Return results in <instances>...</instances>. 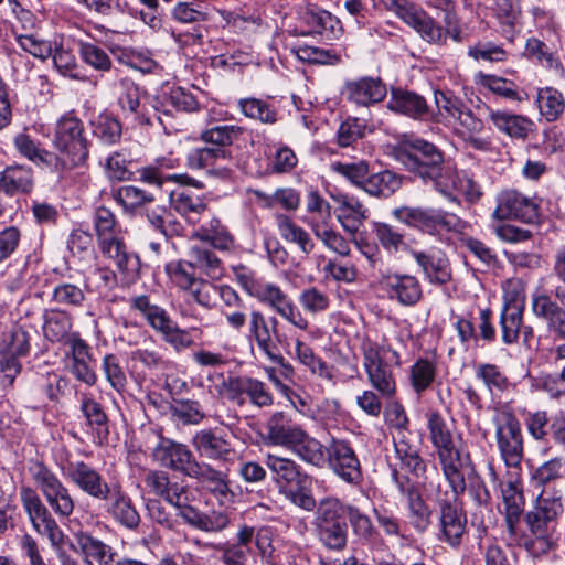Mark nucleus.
I'll return each instance as SVG.
<instances>
[{"instance_id":"obj_58","label":"nucleus","mask_w":565,"mask_h":565,"mask_svg":"<svg viewBox=\"0 0 565 565\" xmlns=\"http://www.w3.org/2000/svg\"><path fill=\"white\" fill-rule=\"evenodd\" d=\"M372 232L379 244L388 254H396L407 248L404 234L388 223L373 222Z\"/></svg>"},{"instance_id":"obj_47","label":"nucleus","mask_w":565,"mask_h":565,"mask_svg":"<svg viewBox=\"0 0 565 565\" xmlns=\"http://www.w3.org/2000/svg\"><path fill=\"white\" fill-rule=\"evenodd\" d=\"M13 145L21 157L36 166L51 167L55 166L56 161H58L54 153L42 148L40 142L28 134H18L13 139Z\"/></svg>"},{"instance_id":"obj_15","label":"nucleus","mask_w":565,"mask_h":565,"mask_svg":"<svg viewBox=\"0 0 565 565\" xmlns=\"http://www.w3.org/2000/svg\"><path fill=\"white\" fill-rule=\"evenodd\" d=\"M392 479L406 500L409 524L415 531L424 533L431 524L433 509L424 499L419 484L396 468L392 470Z\"/></svg>"},{"instance_id":"obj_8","label":"nucleus","mask_w":565,"mask_h":565,"mask_svg":"<svg viewBox=\"0 0 565 565\" xmlns=\"http://www.w3.org/2000/svg\"><path fill=\"white\" fill-rule=\"evenodd\" d=\"M423 490L429 498H433L439 510V534L440 542L447 543L451 547H458L466 534L467 516L458 498L462 493L443 491L441 484L434 482H423Z\"/></svg>"},{"instance_id":"obj_40","label":"nucleus","mask_w":565,"mask_h":565,"mask_svg":"<svg viewBox=\"0 0 565 565\" xmlns=\"http://www.w3.org/2000/svg\"><path fill=\"white\" fill-rule=\"evenodd\" d=\"M387 108L414 119L424 120L429 116V107L425 98L403 89H392Z\"/></svg>"},{"instance_id":"obj_64","label":"nucleus","mask_w":565,"mask_h":565,"mask_svg":"<svg viewBox=\"0 0 565 565\" xmlns=\"http://www.w3.org/2000/svg\"><path fill=\"white\" fill-rule=\"evenodd\" d=\"M170 413L184 425H196L205 416L201 404L193 399H174L170 405Z\"/></svg>"},{"instance_id":"obj_46","label":"nucleus","mask_w":565,"mask_h":565,"mask_svg":"<svg viewBox=\"0 0 565 565\" xmlns=\"http://www.w3.org/2000/svg\"><path fill=\"white\" fill-rule=\"evenodd\" d=\"M302 461L315 467H323L327 461V447L319 440L309 436L303 429L289 447Z\"/></svg>"},{"instance_id":"obj_50","label":"nucleus","mask_w":565,"mask_h":565,"mask_svg":"<svg viewBox=\"0 0 565 565\" xmlns=\"http://www.w3.org/2000/svg\"><path fill=\"white\" fill-rule=\"evenodd\" d=\"M237 108L247 118L266 125H274L279 119L277 108L269 102L246 97L237 100Z\"/></svg>"},{"instance_id":"obj_36","label":"nucleus","mask_w":565,"mask_h":565,"mask_svg":"<svg viewBox=\"0 0 565 565\" xmlns=\"http://www.w3.org/2000/svg\"><path fill=\"white\" fill-rule=\"evenodd\" d=\"M300 19L308 28V34H320L328 40H333L341 33L339 20L316 6H306L300 12Z\"/></svg>"},{"instance_id":"obj_7","label":"nucleus","mask_w":565,"mask_h":565,"mask_svg":"<svg viewBox=\"0 0 565 565\" xmlns=\"http://www.w3.org/2000/svg\"><path fill=\"white\" fill-rule=\"evenodd\" d=\"M242 266L235 268V274L243 289L260 303L273 309L279 317L299 330H307L309 321L301 313L294 300L276 284L257 280Z\"/></svg>"},{"instance_id":"obj_29","label":"nucleus","mask_w":565,"mask_h":565,"mask_svg":"<svg viewBox=\"0 0 565 565\" xmlns=\"http://www.w3.org/2000/svg\"><path fill=\"white\" fill-rule=\"evenodd\" d=\"M266 445L280 446L289 449L302 428L284 412H275L265 424Z\"/></svg>"},{"instance_id":"obj_3","label":"nucleus","mask_w":565,"mask_h":565,"mask_svg":"<svg viewBox=\"0 0 565 565\" xmlns=\"http://www.w3.org/2000/svg\"><path fill=\"white\" fill-rule=\"evenodd\" d=\"M426 417L429 439L436 449L443 475L455 493H463L466 480L462 456L455 445L452 433L438 411L429 412Z\"/></svg>"},{"instance_id":"obj_42","label":"nucleus","mask_w":565,"mask_h":565,"mask_svg":"<svg viewBox=\"0 0 565 565\" xmlns=\"http://www.w3.org/2000/svg\"><path fill=\"white\" fill-rule=\"evenodd\" d=\"M145 484L151 493L162 498L172 507L180 503V499L184 494H189L185 486L171 481L163 471H149L145 477Z\"/></svg>"},{"instance_id":"obj_32","label":"nucleus","mask_w":565,"mask_h":565,"mask_svg":"<svg viewBox=\"0 0 565 565\" xmlns=\"http://www.w3.org/2000/svg\"><path fill=\"white\" fill-rule=\"evenodd\" d=\"M488 117L492 125L502 134L512 139L525 140L534 130V122L522 115L512 114L505 110L486 107Z\"/></svg>"},{"instance_id":"obj_2","label":"nucleus","mask_w":565,"mask_h":565,"mask_svg":"<svg viewBox=\"0 0 565 565\" xmlns=\"http://www.w3.org/2000/svg\"><path fill=\"white\" fill-rule=\"evenodd\" d=\"M397 159L406 170L418 175L425 183L446 186L444 177L448 178L450 164L444 162L443 152L431 142L418 137H406L399 145Z\"/></svg>"},{"instance_id":"obj_25","label":"nucleus","mask_w":565,"mask_h":565,"mask_svg":"<svg viewBox=\"0 0 565 565\" xmlns=\"http://www.w3.org/2000/svg\"><path fill=\"white\" fill-rule=\"evenodd\" d=\"M531 307L534 316L546 321L555 339L565 341V308L540 288L532 295Z\"/></svg>"},{"instance_id":"obj_27","label":"nucleus","mask_w":565,"mask_h":565,"mask_svg":"<svg viewBox=\"0 0 565 565\" xmlns=\"http://www.w3.org/2000/svg\"><path fill=\"white\" fill-rule=\"evenodd\" d=\"M106 512L122 526L135 530L140 524V515L132 504L130 497L119 484H113V489L102 500Z\"/></svg>"},{"instance_id":"obj_23","label":"nucleus","mask_w":565,"mask_h":565,"mask_svg":"<svg viewBox=\"0 0 565 565\" xmlns=\"http://www.w3.org/2000/svg\"><path fill=\"white\" fill-rule=\"evenodd\" d=\"M152 456L162 467L188 476L196 458L190 448L168 438H161L153 448Z\"/></svg>"},{"instance_id":"obj_13","label":"nucleus","mask_w":565,"mask_h":565,"mask_svg":"<svg viewBox=\"0 0 565 565\" xmlns=\"http://www.w3.org/2000/svg\"><path fill=\"white\" fill-rule=\"evenodd\" d=\"M210 380L214 376H210ZM221 383L215 385L216 392L237 404L243 406L249 401L256 407H268L273 405L274 397L266 384L257 379L249 376H228L224 377L223 373L215 375Z\"/></svg>"},{"instance_id":"obj_14","label":"nucleus","mask_w":565,"mask_h":565,"mask_svg":"<svg viewBox=\"0 0 565 565\" xmlns=\"http://www.w3.org/2000/svg\"><path fill=\"white\" fill-rule=\"evenodd\" d=\"M247 337L252 343L256 344L259 352L263 353L268 361L284 369H290L289 363L277 345V343L281 341V335L278 331V319L276 317L267 318L262 311L252 310Z\"/></svg>"},{"instance_id":"obj_21","label":"nucleus","mask_w":565,"mask_h":565,"mask_svg":"<svg viewBox=\"0 0 565 565\" xmlns=\"http://www.w3.org/2000/svg\"><path fill=\"white\" fill-rule=\"evenodd\" d=\"M409 254L429 284L440 286L451 281V266L444 250L434 248L417 250L411 248Z\"/></svg>"},{"instance_id":"obj_52","label":"nucleus","mask_w":565,"mask_h":565,"mask_svg":"<svg viewBox=\"0 0 565 565\" xmlns=\"http://www.w3.org/2000/svg\"><path fill=\"white\" fill-rule=\"evenodd\" d=\"M437 375V363L434 359L419 358L409 367L408 379L412 388L418 395L427 391Z\"/></svg>"},{"instance_id":"obj_16","label":"nucleus","mask_w":565,"mask_h":565,"mask_svg":"<svg viewBox=\"0 0 565 565\" xmlns=\"http://www.w3.org/2000/svg\"><path fill=\"white\" fill-rule=\"evenodd\" d=\"M540 203L516 190L501 191L497 196V206L492 217L499 221L516 220L526 224L540 221Z\"/></svg>"},{"instance_id":"obj_24","label":"nucleus","mask_w":565,"mask_h":565,"mask_svg":"<svg viewBox=\"0 0 565 565\" xmlns=\"http://www.w3.org/2000/svg\"><path fill=\"white\" fill-rule=\"evenodd\" d=\"M97 246L102 256L122 275L134 276L138 271L139 258L128 250L122 234L97 241Z\"/></svg>"},{"instance_id":"obj_34","label":"nucleus","mask_w":565,"mask_h":565,"mask_svg":"<svg viewBox=\"0 0 565 565\" xmlns=\"http://www.w3.org/2000/svg\"><path fill=\"white\" fill-rule=\"evenodd\" d=\"M68 347L70 352L67 356L71 359V373L76 380L86 385H95L97 375L90 366L93 358L89 345L81 337H73Z\"/></svg>"},{"instance_id":"obj_61","label":"nucleus","mask_w":565,"mask_h":565,"mask_svg":"<svg viewBox=\"0 0 565 565\" xmlns=\"http://www.w3.org/2000/svg\"><path fill=\"white\" fill-rule=\"evenodd\" d=\"M476 379L481 381L489 393L503 392L509 380L500 367L492 363H478L475 365Z\"/></svg>"},{"instance_id":"obj_6","label":"nucleus","mask_w":565,"mask_h":565,"mask_svg":"<svg viewBox=\"0 0 565 565\" xmlns=\"http://www.w3.org/2000/svg\"><path fill=\"white\" fill-rule=\"evenodd\" d=\"M53 147L58 152L56 171H64L82 166L88 158V140L84 122L74 111L61 116L54 128Z\"/></svg>"},{"instance_id":"obj_35","label":"nucleus","mask_w":565,"mask_h":565,"mask_svg":"<svg viewBox=\"0 0 565 565\" xmlns=\"http://www.w3.org/2000/svg\"><path fill=\"white\" fill-rule=\"evenodd\" d=\"M454 128L456 134L472 149L479 151L490 150V140L478 137L484 129V122L467 106L459 113Z\"/></svg>"},{"instance_id":"obj_4","label":"nucleus","mask_w":565,"mask_h":565,"mask_svg":"<svg viewBox=\"0 0 565 565\" xmlns=\"http://www.w3.org/2000/svg\"><path fill=\"white\" fill-rule=\"evenodd\" d=\"M562 511L559 498H547L542 493L533 510L527 512L526 524L530 535L524 545L532 556L540 557L556 547L557 516Z\"/></svg>"},{"instance_id":"obj_38","label":"nucleus","mask_w":565,"mask_h":565,"mask_svg":"<svg viewBox=\"0 0 565 565\" xmlns=\"http://www.w3.org/2000/svg\"><path fill=\"white\" fill-rule=\"evenodd\" d=\"M34 186L32 168L24 164L7 166L0 171V193L9 196L30 193Z\"/></svg>"},{"instance_id":"obj_22","label":"nucleus","mask_w":565,"mask_h":565,"mask_svg":"<svg viewBox=\"0 0 565 565\" xmlns=\"http://www.w3.org/2000/svg\"><path fill=\"white\" fill-rule=\"evenodd\" d=\"M121 93L118 103L122 111L140 126H153L154 121L161 122L160 116L152 106L140 103L139 87L129 78L120 81Z\"/></svg>"},{"instance_id":"obj_44","label":"nucleus","mask_w":565,"mask_h":565,"mask_svg":"<svg viewBox=\"0 0 565 565\" xmlns=\"http://www.w3.org/2000/svg\"><path fill=\"white\" fill-rule=\"evenodd\" d=\"M443 182L446 186L437 185L436 190L451 201L455 200L452 190L465 195L470 202L478 201L482 194L479 184L471 177L466 172H458L452 166H450L449 177H444Z\"/></svg>"},{"instance_id":"obj_45","label":"nucleus","mask_w":565,"mask_h":565,"mask_svg":"<svg viewBox=\"0 0 565 565\" xmlns=\"http://www.w3.org/2000/svg\"><path fill=\"white\" fill-rule=\"evenodd\" d=\"M245 129L236 125H215L202 130L200 139L211 145L213 149L224 150L228 154V160H233L230 147L237 141L244 134Z\"/></svg>"},{"instance_id":"obj_55","label":"nucleus","mask_w":565,"mask_h":565,"mask_svg":"<svg viewBox=\"0 0 565 565\" xmlns=\"http://www.w3.org/2000/svg\"><path fill=\"white\" fill-rule=\"evenodd\" d=\"M131 310L138 311L148 324L158 331L169 319L167 310L157 303L151 302L149 296L139 295L129 299Z\"/></svg>"},{"instance_id":"obj_26","label":"nucleus","mask_w":565,"mask_h":565,"mask_svg":"<svg viewBox=\"0 0 565 565\" xmlns=\"http://www.w3.org/2000/svg\"><path fill=\"white\" fill-rule=\"evenodd\" d=\"M337 203L334 214L344 232L354 235L369 217V210L355 196L338 193L332 195Z\"/></svg>"},{"instance_id":"obj_62","label":"nucleus","mask_w":565,"mask_h":565,"mask_svg":"<svg viewBox=\"0 0 565 565\" xmlns=\"http://www.w3.org/2000/svg\"><path fill=\"white\" fill-rule=\"evenodd\" d=\"M51 299L62 307L79 308L84 305L86 295L79 286L62 281L53 287Z\"/></svg>"},{"instance_id":"obj_9","label":"nucleus","mask_w":565,"mask_h":565,"mask_svg":"<svg viewBox=\"0 0 565 565\" xmlns=\"http://www.w3.org/2000/svg\"><path fill=\"white\" fill-rule=\"evenodd\" d=\"M396 221L429 236L459 232L463 222L454 213L428 206L403 205L392 211Z\"/></svg>"},{"instance_id":"obj_11","label":"nucleus","mask_w":565,"mask_h":565,"mask_svg":"<svg viewBox=\"0 0 565 565\" xmlns=\"http://www.w3.org/2000/svg\"><path fill=\"white\" fill-rule=\"evenodd\" d=\"M500 458L508 468L520 469L524 457L521 423L510 409H499L492 418Z\"/></svg>"},{"instance_id":"obj_10","label":"nucleus","mask_w":565,"mask_h":565,"mask_svg":"<svg viewBox=\"0 0 565 565\" xmlns=\"http://www.w3.org/2000/svg\"><path fill=\"white\" fill-rule=\"evenodd\" d=\"M164 269L171 282L183 292L188 303H195L204 309L215 307L216 285L198 277L194 271H190L189 265L181 259L169 262Z\"/></svg>"},{"instance_id":"obj_28","label":"nucleus","mask_w":565,"mask_h":565,"mask_svg":"<svg viewBox=\"0 0 565 565\" xmlns=\"http://www.w3.org/2000/svg\"><path fill=\"white\" fill-rule=\"evenodd\" d=\"M191 444L198 455L206 459L227 461L234 455L231 443L211 428L198 430L192 436Z\"/></svg>"},{"instance_id":"obj_12","label":"nucleus","mask_w":565,"mask_h":565,"mask_svg":"<svg viewBox=\"0 0 565 565\" xmlns=\"http://www.w3.org/2000/svg\"><path fill=\"white\" fill-rule=\"evenodd\" d=\"M28 472L54 513L67 519L74 512L75 502L55 472L40 460H32Z\"/></svg>"},{"instance_id":"obj_43","label":"nucleus","mask_w":565,"mask_h":565,"mask_svg":"<svg viewBox=\"0 0 565 565\" xmlns=\"http://www.w3.org/2000/svg\"><path fill=\"white\" fill-rule=\"evenodd\" d=\"M183 263L189 265L190 271L199 270L212 279H220L224 276L223 262L215 252L206 247L192 246L189 250V260H183Z\"/></svg>"},{"instance_id":"obj_49","label":"nucleus","mask_w":565,"mask_h":565,"mask_svg":"<svg viewBox=\"0 0 565 565\" xmlns=\"http://www.w3.org/2000/svg\"><path fill=\"white\" fill-rule=\"evenodd\" d=\"M280 237L295 244L305 254H310L315 248V243L307 231L297 225L288 215L277 214L275 216Z\"/></svg>"},{"instance_id":"obj_54","label":"nucleus","mask_w":565,"mask_h":565,"mask_svg":"<svg viewBox=\"0 0 565 565\" xmlns=\"http://www.w3.org/2000/svg\"><path fill=\"white\" fill-rule=\"evenodd\" d=\"M76 546L88 561H96L99 565H109L114 559L111 547L104 542L85 533L75 535Z\"/></svg>"},{"instance_id":"obj_5","label":"nucleus","mask_w":565,"mask_h":565,"mask_svg":"<svg viewBox=\"0 0 565 565\" xmlns=\"http://www.w3.org/2000/svg\"><path fill=\"white\" fill-rule=\"evenodd\" d=\"M363 367L371 386L386 399H392L397 391L393 366L401 365V355L391 345L380 344L370 338L361 342Z\"/></svg>"},{"instance_id":"obj_60","label":"nucleus","mask_w":565,"mask_h":565,"mask_svg":"<svg viewBox=\"0 0 565 565\" xmlns=\"http://www.w3.org/2000/svg\"><path fill=\"white\" fill-rule=\"evenodd\" d=\"M115 201L127 212H134L147 203L154 201V196L134 185H124L117 189L113 194Z\"/></svg>"},{"instance_id":"obj_37","label":"nucleus","mask_w":565,"mask_h":565,"mask_svg":"<svg viewBox=\"0 0 565 565\" xmlns=\"http://www.w3.org/2000/svg\"><path fill=\"white\" fill-rule=\"evenodd\" d=\"M188 477L196 479L202 487L207 489L215 497L227 498L232 494L227 473L217 470L210 463L195 460L191 470L188 471Z\"/></svg>"},{"instance_id":"obj_59","label":"nucleus","mask_w":565,"mask_h":565,"mask_svg":"<svg viewBox=\"0 0 565 565\" xmlns=\"http://www.w3.org/2000/svg\"><path fill=\"white\" fill-rule=\"evenodd\" d=\"M227 160L228 154L224 150L213 149L210 146L193 148L186 154L188 167L196 170L214 167Z\"/></svg>"},{"instance_id":"obj_17","label":"nucleus","mask_w":565,"mask_h":565,"mask_svg":"<svg viewBox=\"0 0 565 565\" xmlns=\"http://www.w3.org/2000/svg\"><path fill=\"white\" fill-rule=\"evenodd\" d=\"M381 284L387 299L402 307H414L424 297L422 282L415 275L391 273L383 276Z\"/></svg>"},{"instance_id":"obj_63","label":"nucleus","mask_w":565,"mask_h":565,"mask_svg":"<svg viewBox=\"0 0 565 565\" xmlns=\"http://www.w3.org/2000/svg\"><path fill=\"white\" fill-rule=\"evenodd\" d=\"M345 507L339 499L334 497L324 498L317 505L315 525L320 526L345 522L343 519Z\"/></svg>"},{"instance_id":"obj_39","label":"nucleus","mask_w":565,"mask_h":565,"mask_svg":"<svg viewBox=\"0 0 565 565\" xmlns=\"http://www.w3.org/2000/svg\"><path fill=\"white\" fill-rule=\"evenodd\" d=\"M401 14L402 20L416 30L425 41L439 45L446 43L447 33L425 11L417 8L403 9Z\"/></svg>"},{"instance_id":"obj_31","label":"nucleus","mask_w":565,"mask_h":565,"mask_svg":"<svg viewBox=\"0 0 565 565\" xmlns=\"http://www.w3.org/2000/svg\"><path fill=\"white\" fill-rule=\"evenodd\" d=\"M386 86L380 78L361 77L345 83L343 94L347 98L361 106L382 102L386 96Z\"/></svg>"},{"instance_id":"obj_20","label":"nucleus","mask_w":565,"mask_h":565,"mask_svg":"<svg viewBox=\"0 0 565 565\" xmlns=\"http://www.w3.org/2000/svg\"><path fill=\"white\" fill-rule=\"evenodd\" d=\"M66 477L82 492L98 501L105 499L113 489V484H109L99 471L84 461L70 462Z\"/></svg>"},{"instance_id":"obj_41","label":"nucleus","mask_w":565,"mask_h":565,"mask_svg":"<svg viewBox=\"0 0 565 565\" xmlns=\"http://www.w3.org/2000/svg\"><path fill=\"white\" fill-rule=\"evenodd\" d=\"M43 321L44 337L51 342H64L70 345L73 337H79L78 333L72 332V317L65 310H46Z\"/></svg>"},{"instance_id":"obj_33","label":"nucleus","mask_w":565,"mask_h":565,"mask_svg":"<svg viewBox=\"0 0 565 565\" xmlns=\"http://www.w3.org/2000/svg\"><path fill=\"white\" fill-rule=\"evenodd\" d=\"M502 500L505 512V524L511 536L516 534V526L524 509V497L521 482L513 473L501 487Z\"/></svg>"},{"instance_id":"obj_19","label":"nucleus","mask_w":565,"mask_h":565,"mask_svg":"<svg viewBox=\"0 0 565 565\" xmlns=\"http://www.w3.org/2000/svg\"><path fill=\"white\" fill-rule=\"evenodd\" d=\"M264 463L281 493L297 488L300 483H307L309 480V476L301 466L291 458L268 452Z\"/></svg>"},{"instance_id":"obj_18","label":"nucleus","mask_w":565,"mask_h":565,"mask_svg":"<svg viewBox=\"0 0 565 565\" xmlns=\"http://www.w3.org/2000/svg\"><path fill=\"white\" fill-rule=\"evenodd\" d=\"M327 463L343 481L359 483L362 480L360 460L345 440L333 439L327 447Z\"/></svg>"},{"instance_id":"obj_51","label":"nucleus","mask_w":565,"mask_h":565,"mask_svg":"<svg viewBox=\"0 0 565 565\" xmlns=\"http://www.w3.org/2000/svg\"><path fill=\"white\" fill-rule=\"evenodd\" d=\"M193 236L221 250H228L234 245L233 236L217 217H212L209 222L202 224L193 233Z\"/></svg>"},{"instance_id":"obj_1","label":"nucleus","mask_w":565,"mask_h":565,"mask_svg":"<svg viewBox=\"0 0 565 565\" xmlns=\"http://www.w3.org/2000/svg\"><path fill=\"white\" fill-rule=\"evenodd\" d=\"M20 497L33 527L39 534L50 540L61 565H93L92 561L86 559L81 554L76 543L70 545L72 553L64 548L65 535L34 489L21 487Z\"/></svg>"},{"instance_id":"obj_56","label":"nucleus","mask_w":565,"mask_h":565,"mask_svg":"<svg viewBox=\"0 0 565 565\" xmlns=\"http://www.w3.org/2000/svg\"><path fill=\"white\" fill-rule=\"evenodd\" d=\"M310 228L315 236L331 252L347 257L351 253L349 242L335 230L328 225L327 221H312Z\"/></svg>"},{"instance_id":"obj_48","label":"nucleus","mask_w":565,"mask_h":565,"mask_svg":"<svg viewBox=\"0 0 565 565\" xmlns=\"http://www.w3.org/2000/svg\"><path fill=\"white\" fill-rule=\"evenodd\" d=\"M170 204L192 223L196 222L198 216L206 210L204 199L184 188H178L170 193Z\"/></svg>"},{"instance_id":"obj_57","label":"nucleus","mask_w":565,"mask_h":565,"mask_svg":"<svg viewBox=\"0 0 565 565\" xmlns=\"http://www.w3.org/2000/svg\"><path fill=\"white\" fill-rule=\"evenodd\" d=\"M536 103L540 114L548 122L557 120L565 110V98L554 87H543L537 90Z\"/></svg>"},{"instance_id":"obj_30","label":"nucleus","mask_w":565,"mask_h":565,"mask_svg":"<svg viewBox=\"0 0 565 565\" xmlns=\"http://www.w3.org/2000/svg\"><path fill=\"white\" fill-rule=\"evenodd\" d=\"M253 539L254 527L244 524L236 534L235 543L206 544L204 547L221 552V561L224 565H247L248 555L252 553L250 543Z\"/></svg>"},{"instance_id":"obj_53","label":"nucleus","mask_w":565,"mask_h":565,"mask_svg":"<svg viewBox=\"0 0 565 565\" xmlns=\"http://www.w3.org/2000/svg\"><path fill=\"white\" fill-rule=\"evenodd\" d=\"M401 179L390 170L369 173L363 191L376 198H388L401 188Z\"/></svg>"}]
</instances>
